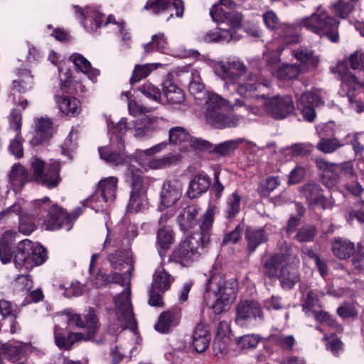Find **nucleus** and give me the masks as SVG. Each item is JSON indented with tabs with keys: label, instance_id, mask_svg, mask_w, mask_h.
<instances>
[{
	"label": "nucleus",
	"instance_id": "e2e57ef3",
	"mask_svg": "<svg viewBox=\"0 0 364 364\" xmlns=\"http://www.w3.org/2000/svg\"><path fill=\"white\" fill-rule=\"evenodd\" d=\"M139 91L146 97L155 102H161L162 96L161 90L151 82H146L140 86L139 87Z\"/></svg>",
	"mask_w": 364,
	"mask_h": 364
},
{
	"label": "nucleus",
	"instance_id": "a18cd8bd",
	"mask_svg": "<svg viewBox=\"0 0 364 364\" xmlns=\"http://www.w3.org/2000/svg\"><path fill=\"white\" fill-rule=\"evenodd\" d=\"M344 144L335 137L327 138L321 136L316 144V149L324 154H331Z\"/></svg>",
	"mask_w": 364,
	"mask_h": 364
},
{
	"label": "nucleus",
	"instance_id": "1a4fd4ad",
	"mask_svg": "<svg viewBox=\"0 0 364 364\" xmlns=\"http://www.w3.org/2000/svg\"><path fill=\"white\" fill-rule=\"evenodd\" d=\"M250 100H262V105L267 114L276 120L288 117L294 110V105L290 95H276L267 97L265 94L259 95Z\"/></svg>",
	"mask_w": 364,
	"mask_h": 364
},
{
	"label": "nucleus",
	"instance_id": "338daca9",
	"mask_svg": "<svg viewBox=\"0 0 364 364\" xmlns=\"http://www.w3.org/2000/svg\"><path fill=\"white\" fill-rule=\"evenodd\" d=\"M316 309H321L317 294L313 290H309L303 304V311L310 316V312Z\"/></svg>",
	"mask_w": 364,
	"mask_h": 364
},
{
	"label": "nucleus",
	"instance_id": "680f3d73",
	"mask_svg": "<svg viewBox=\"0 0 364 364\" xmlns=\"http://www.w3.org/2000/svg\"><path fill=\"white\" fill-rule=\"evenodd\" d=\"M36 228L34 218L29 214H23L19 217V232L27 235L33 232Z\"/></svg>",
	"mask_w": 364,
	"mask_h": 364
},
{
	"label": "nucleus",
	"instance_id": "5701e85b",
	"mask_svg": "<svg viewBox=\"0 0 364 364\" xmlns=\"http://www.w3.org/2000/svg\"><path fill=\"white\" fill-rule=\"evenodd\" d=\"M210 339L211 335L205 325L196 326L192 334V346L196 352H205L209 347Z\"/></svg>",
	"mask_w": 364,
	"mask_h": 364
},
{
	"label": "nucleus",
	"instance_id": "0eeeda50",
	"mask_svg": "<svg viewBox=\"0 0 364 364\" xmlns=\"http://www.w3.org/2000/svg\"><path fill=\"white\" fill-rule=\"evenodd\" d=\"M332 70L340 76L341 92L347 96L350 109L358 113L363 112L364 103L354 99V93L364 87V82L352 74L344 63H338Z\"/></svg>",
	"mask_w": 364,
	"mask_h": 364
},
{
	"label": "nucleus",
	"instance_id": "c85d7f7f",
	"mask_svg": "<svg viewBox=\"0 0 364 364\" xmlns=\"http://www.w3.org/2000/svg\"><path fill=\"white\" fill-rule=\"evenodd\" d=\"M55 100L61 112L68 116H75L80 112V102L75 97L55 95Z\"/></svg>",
	"mask_w": 364,
	"mask_h": 364
},
{
	"label": "nucleus",
	"instance_id": "603ef678",
	"mask_svg": "<svg viewBox=\"0 0 364 364\" xmlns=\"http://www.w3.org/2000/svg\"><path fill=\"white\" fill-rule=\"evenodd\" d=\"M178 157L174 154H168L161 158L152 159L147 164L151 169H161L176 164Z\"/></svg>",
	"mask_w": 364,
	"mask_h": 364
},
{
	"label": "nucleus",
	"instance_id": "13d9d810",
	"mask_svg": "<svg viewBox=\"0 0 364 364\" xmlns=\"http://www.w3.org/2000/svg\"><path fill=\"white\" fill-rule=\"evenodd\" d=\"M146 195L130 193L127 211L131 213L141 211L145 205Z\"/></svg>",
	"mask_w": 364,
	"mask_h": 364
},
{
	"label": "nucleus",
	"instance_id": "774afa93",
	"mask_svg": "<svg viewBox=\"0 0 364 364\" xmlns=\"http://www.w3.org/2000/svg\"><path fill=\"white\" fill-rule=\"evenodd\" d=\"M283 50L282 47H279L277 50H271L265 54V60L272 73L274 70L280 66L279 63L281 61L280 56Z\"/></svg>",
	"mask_w": 364,
	"mask_h": 364
},
{
	"label": "nucleus",
	"instance_id": "37998d69",
	"mask_svg": "<svg viewBox=\"0 0 364 364\" xmlns=\"http://www.w3.org/2000/svg\"><path fill=\"white\" fill-rule=\"evenodd\" d=\"M277 31L280 38L287 45L299 42V36L296 27L293 25L283 23Z\"/></svg>",
	"mask_w": 364,
	"mask_h": 364
},
{
	"label": "nucleus",
	"instance_id": "69168bd1",
	"mask_svg": "<svg viewBox=\"0 0 364 364\" xmlns=\"http://www.w3.org/2000/svg\"><path fill=\"white\" fill-rule=\"evenodd\" d=\"M70 59L73 62L76 68L84 74L88 75L90 79V73L91 71V64L85 58L79 53L73 54Z\"/></svg>",
	"mask_w": 364,
	"mask_h": 364
},
{
	"label": "nucleus",
	"instance_id": "aec40b11",
	"mask_svg": "<svg viewBox=\"0 0 364 364\" xmlns=\"http://www.w3.org/2000/svg\"><path fill=\"white\" fill-rule=\"evenodd\" d=\"M31 253H32V242L30 240H23L17 247L14 255V262L15 266L19 269H31Z\"/></svg>",
	"mask_w": 364,
	"mask_h": 364
},
{
	"label": "nucleus",
	"instance_id": "58836bf2",
	"mask_svg": "<svg viewBox=\"0 0 364 364\" xmlns=\"http://www.w3.org/2000/svg\"><path fill=\"white\" fill-rule=\"evenodd\" d=\"M268 341L282 351L287 352L291 351L296 343L293 335H285L279 331L270 334Z\"/></svg>",
	"mask_w": 364,
	"mask_h": 364
},
{
	"label": "nucleus",
	"instance_id": "5fc2aeb1",
	"mask_svg": "<svg viewBox=\"0 0 364 364\" xmlns=\"http://www.w3.org/2000/svg\"><path fill=\"white\" fill-rule=\"evenodd\" d=\"M242 196L237 192L232 193L228 198L226 213L228 218H232L236 216L240 210V203Z\"/></svg>",
	"mask_w": 364,
	"mask_h": 364
},
{
	"label": "nucleus",
	"instance_id": "72a5a7b5",
	"mask_svg": "<svg viewBox=\"0 0 364 364\" xmlns=\"http://www.w3.org/2000/svg\"><path fill=\"white\" fill-rule=\"evenodd\" d=\"M247 248L250 252L255 251L257 247L268 240V233L264 228H247L245 233Z\"/></svg>",
	"mask_w": 364,
	"mask_h": 364
},
{
	"label": "nucleus",
	"instance_id": "052dcab7",
	"mask_svg": "<svg viewBox=\"0 0 364 364\" xmlns=\"http://www.w3.org/2000/svg\"><path fill=\"white\" fill-rule=\"evenodd\" d=\"M261 338L257 334H247L237 338V344L241 349H250L257 347Z\"/></svg>",
	"mask_w": 364,
	"mask_h": 364
},
{
	"label": "nucleus",
	"instance_id": "e433bc0d",
	"mask_svg": "<svg viewBox=\"0 0 364 364\" xmlns=\"http://www.w3.org/2000/svg\"><path fill=\"white\" fill-rule=\"evenodd\" d=\"M228 105V101L215 93H208L205 101V117L206 120L211 115L213 117L215 114L220 112L223 107Z\"/></svg>",
	"mask_w": 364,
	"mask_h": 364
},
{
	"label": "nucleus",
	"instance_id": "ddd939ff",
	"mask_svg": "<svg viewBox=\"0 0 364 364\" xmlns=\"http://www.w3.org/2000/svg\"><path fill=\"white\" fill-rule=\"evenodd\" d=\"M287 262V256L286 254L282 252L276 253L263 262L262 272L271 281L275 282L279 277Z\"/></svg>",
	"mask_w": 364,
	"mask_h": 364
},
{
	"label": "nucleus",
	"instance_id": "09e8293b",
	"mask_svg": "<svg viewBox=\"0 0 364 364\" xmlns=\"http://www.w3.org/2000/svg\"><path fill=\"white\" fill-rule=\"evenodd\" d=\"M11 237V232H5L0 240V259L4 264L9 262L12 258Z\"/></svg>",
	"mask_w": 364,
	"mask_h": 364
},
{
	"label": "nucleus",
	"instance_id": "c756f323",
	"mask_svg": "<svg viewBox=\"0 0 364 364\" xmlns=\"http://www.w3.org/2000/svg\"><path fill=\"white\" fill-rule=\"evenodd\" d=\"M240 117L234 114H224L218 112L213 117L211 115L207 119L208 123L217 129L235 127L239 124Z\"/></svg>",
	"mask_w": 364,
	"mask_h": 364
},
{
	"label": "nucleus",
	"instance_id": "6e6552de",
	"mask_svg": "<svg viewBox=\"0 0 364 364\" xmlns=\"http://www.w3.org/2000/svg\"><path fill=\"white\" fill-rule=\"evenodd\" d=\"M315 163L318 168H324L342 173L345 179L343 186L351 194L358 196L363 191V186L358 181L353 161H348L341 164H335L318 157L316 158Z\"/></svg>",
	"mask_w": 364,
	"mask_h": 364
},
{
	"label": "nucleus",
	"instance_id": "f03ea898",
	"mask_svg": "<svg viewBox=\"0 0 364 364\" xmlns=\"http://www.w3.org/2000/svg\"><path fill=\"white\" fill-rule=\"evenodd\" d=\"M237 284L235 281L226 282L215 267L209 272V278L205 284L204 301L208 302L209 293L213 291L215 296V301L212 305L215 314H220L228 311L230 304L237 296Z\"/></svg>",
	"mask_w": 364,
	"mask_h": 364
},
{
	"label": "nucleus",
	"instance_id": "412c9836",
	"mask_svg": "<svg viewBox=\"0 0 364 364\" xmlns=\"http://www.w3.org/2000/svg\"><path fill=\"white\" fill-rule=\"evenodd\" d=\"M302 193L309 205L326 208L327 198L322 193L320 185L316 183H309L301 188Z\"/></svg>",
	"mask_w": 364,
	"mask_h": 364
},
{
	"label": "nucleus",
	"instance_id": "39448f33",
	"mask_svg": "<svg viewBox=\"0 0 364 364\" xmlns=\"http://www.w3.org/2000/svg\"><path fill=\"white\" fill-rule=\"evenodd\" d=\"M199 235L193 234L187 236L174 249L170 261L178 262L183 266H188L198 260L207 252L209 244H205Z\"/></svg>",
	"mask_w": 364,
	"mask_h": 364
},
{
	"label": "nucleus",
	"instance_id": "20e7f679",
	"mask_svg": "<svg viewBox=\"0 0 364 364\" xmlns=\"http://www.w3.org/2000/svg\"><path fill=\"white\" fill-rule=\"evenodd\" d=\"M299 25L306 30L332 42L338 40V22L324 11L318 9L310 16L299 20Z\"/></svg>",
	"mask_w": 364,
	"mask_h": 364
},
{
	"label": "nucleus",
	"instance_id": "473e14b6",
	"mask_svg": "<svg viewBox=\"0 0 364 364\" xmlns=\"http://www.w3.org/2000/svg\"><path fill=\"white\" fill-rule=\"evenodd\" d=\"M298 267L287 262L277 279L284 289H290L299 281Z\"/></svg>",
	"mask_w": 364,
	"mask_h": 364
},
{
	"label": "nucleus",
	"instance_id": "7ed1b4c3",
	"mask_svg": "<svg viewBox=\"0 0 364 364\" xmlns=\"http://www.w3.org/2000/svg\"><path fill=\"white\" fill-rule=\"evenodd\" d=\"M108 277L110 279V283L119 284L122 286L127 280L125 289L114 299V311L121 330L129 328L134 331L136 328V323L130 300L131 273L127 271L123 274L112 272L108 274Z\"/></svg>",
	"mask_w": 364,
	"mask_h": 364
},
{
	"label": "nucleus",
	"instance_id": "423d86ee",
	"mask_svg": "<svg viewBox=\"0 0 364 364\" xmlns=\"http://www.w3.org/2000/svg\"><path fill=\"white\" fill-rule=\"evenodd\" d=\"M31 169L34 181L48 188L58 187L62 181L60 176L61 165L59 161H51L46 165L44 161L33 156L31 159Z\"/></svg>",
	"mask_w": 364,
	"mask_h": 364
},
{
	"label": "nucleus",
	"instance_id": "4d7b16f0",
	"mask_svg": "<svg viewBox=\"0 0 364 364\" xmlns=\"http://www.w3.org/2000/svg\"><path fill=\"white\" fill-rule=\"evenodd\" d=\"M316 232L315 226L306 225L299 229L294 237L299 242H309L313 241Z\"/></svg>",
	"mask_w": 364,
	"mask_h": 364
},
{
	"label": "nucleus",
	"instance_id": "2f4dec72",
	"mask_svg": "<svg viewBox=\"0 0 364 364\" xmlns=\"http://www.w3.org/2000/svg\"><path fill=\"white\" fill-rule=\"evenodd\" d=\"M333 254L341 259L349 258L355 251V245L348 240L336 237L331 245Z\"/></svg>",
	"mask_w": 364,
	"mask_h": 364
},
{
	"label": "nucleus",
	"instance_id": "f8f14e48",
	"mask_svg": "<svg viewBox=\"0 0 364 364\" xmlns=\"http://www.w3.org/2000/svg\"><path fill=\"white\" fill-rule=\"evenodd\" d=\"M243 16L237 11H230L226 18V23L229 24L232 29L219 28L208 33L204 39L207 42H230L231 41H237L241 36L235 32V30L242 27Z\"/></svg>",
	"mask_w": 364,
	"mask_h": 364
},
{
	"label": "nucleus",
	"instance_id": "de8ad7c7",
	"mask_svg": "<svg viewBox=\"0 0 364 364\" xmlns=\"http://www.w3.org/2000/svg\"><path fill=\"white\" fill-rule=\"evenodd\" d=\"M164 95L170 104H181L184 100L182 90L173 84H169L164 88Z\"/></svg>",
	"mask_w": 364,
	"mask_h": 364
},
{
	"label": "nucleus",
	"instance_id": "a19ab883",
	"mask_svg": "<svg viewBox=\"0 0 364 364\" xmlns=\"http://www.w3.org/2000/svg\"><path fill=\"white\" fill-rule=\"evenodd\" d=\"M145 53H151L154 50L162 53H168L169 51L167 39L163 33H159L153 35L151 41L144 46Z\"/></svg>",
	"mask_w": 364,
	"mask_h": 364
},
{
	"label": "nucleus",
	"instance_id": "b1692460",
	"mask_svg": "<svg viewBox=\"0 0 364 364\" xmlns=\"http://www.w3.org/2000/svg\"><path fill=\"white\" fill-rule=\"evenodd\" d=\"M58 326L55 327L54 339L55 345L60 350H70L73 344L87 339V336L82 333L70 332L65 336Z\"/></svg>",
	"mask_w": 364,
	"mask_h": 364
},
{
	"label": "nucleus",
	"instance_id": "cd10ccee",
	"mask_svg": "<svg viewBox=\"0 0 364 364\" xmlns=\"http://www.w3.org/2000/svg\"><path fill=\"white\" fill-rule=\"evenodd\" d=\"M175 241L174 233L171 227L160 228L156 234V247L161 257H164L166 251L170 249Z\"/></svg>",
	"mask_w": 364,
	"mask_h": 364
},
{
	"label": "nucleus",
	"instance_id": "c03bdc74",
	"mask_svg": "<svg viewBox=\"0 0 364 364\" xmlns=\"http://www.w3.org/2000/svg\"><path fill=\"white\" fill-rule=\"evenodd\" d=\"M13 85L19 92H26L33 87V76L29 70H24L21 72L20 79L14 80Z\"/></svg>",
	"mask_w": 364,
	"mask_h": 364
},
{
	"label": "nucleus",
	"instance_id": "79ce46f5",
	"mask_svg": "<svg viewBox=\"0 0 364 364\" xmlns=\"http://www.w3.org/2000/svg\"><path fill=\"white\" fill-rule=\"evenodd\" d=\"M243 139L239 138L233 140H228L216 145L213 144L210 149L212 154H215L221 156H227L232 154L243 142Z\"/></svg>",
	"mask_w": 364,
	"mask_h": 364
},
{
	"label": "nucleus",
	"instance_id": "6e6d98bb",
	"mask_svg": "<svg viewBox=\"0 0 364 364\" xmlns=\"http://www.w3.org/2000/svg\"><path fill=\"white\" fill-rule=\"evenodd\" d=\"M46 250L41 245H35L32 242V253H31V269L34 267L43 264L47 259Z\"/></svg>",
	"mask_w": 364,
	"mask_h": 364
},
{
	"label": "nucleus",
	"instance_id": "8fccbe9b",
	"mask_svg": "<svg viewBox=\"0 0 364 364\" xmlns=\"http://www.w3.org/2000/svg\"><path fill=\"white\" fill-rule=\"evenodd\" d=\"M323 172L321 182L328 188H333L338 186L342 181V176L338 171H331L324 168H318Z\"/></svg>",
	"mask_w": 364,
	"mask_h": 364
},
{
	"label": "nucleus",
	"instance_id": "bf43d9fd",
	"mask_svg": "<svg viewBox=\"0 0 364 364\" xmlns=\"http://www.w3.org/2000/svg\"><path fill=\"white\" fill-rule=\"evenodd\" d=\"M198 213V209L196 205L187 206L179 215L181 224L185 227L191 228Z\"/></svg>",
	"mask_w": 364,
	"mask_h": 364
},
{
	"label": "nucleus",
	"instance_id": "4be33fe9",
	"mask_svg": "<svg viewBox=\"0 0 364 364\" xmlns=\"http://www.w3.org/2000/svg\"><path fill=\"white\" fill-rule=\"evenodd\" d=\"M291 55L299 61V65L304 68V72L315 70L318 65V58L314 51L306 48L293 50Z\"/></svg>",
	"mask_w": 364,
	"mask_h": 364
},
{
	"label": "nucleus",
	"instance_id": "393cba45",
	"mask_svg": "<svg viewBox=\"0 0 364 364\" xmlns=\"http://www.w3.org/2000/svg\"><path fill=\"white\" fill-rule=\"evenodd\" d=\"M8 176L9 182L14 191H20L28 181V170L20 163L12 166Z\"/></svg>",
	"mask_w": 364,
	"mask_h": 364
},
{
	"label": "nucleus",
	"instance_id": "9b49d317",
	"mask_svg": "<svg viewBox=\"0 0 364 364\" xmlns=\"http://www.w3.org/2000/svg\"><path fill=\"white\" fill-rule=\"evenodd\" d=\"M264 315L261 306L253 300L240 301L236 306L235 323L241 327L256 326L263 322Z\"/></svg>",
	"mask_w": 364,
	"mask_h": 364
},
{
	"label": "nucleus",
	"instance_id": "c9c22d12",
	"mask_svg": "<svg viewBox=\"0 0 364 364\" xmlns=\"http://www.w3.org/2000/svg\"><path fill=\"white\" fill-rule=\"evenodd\" d=\"M210 184V180L207 175H196L189 184V189L187 193L188 196L190 198H197L209 188Z\"/></svg>",
	"mask_w": 364,
	"mask_h": 364
},
{
	"label": "nucleus",
	"instance_id": "864d4df0",
	"mask_svg": "<svg viewBox=\"0 0 364 364\" xmlns=\"http://www.w3.org/2000/svg\"><path fill=\"white\" fill-rule=\"evenodd\" d=\"M1 352L4 358L15 363L21 358L23 350L20 346L4 343L1 347Z\"/></svg>",
	"mask_w": 364,
	"mask_h": 364
},
{
	"label": "nucleus",
	"instance_id": "bb28decb",
	"mask_svg": "<svg viewBox=\"0 0 364 364\" xmlns=\"http://www.w3.org/2000/svg\"><path fill=\"white\" fill-rule=\"evenodd\" d=\"M111 266L114 269L122 270L127 267V272L132 273L134 269V259L129 251L119 250L109 256Z\"/></svg>",
	"mask_w": 364,
	"mask_h": 364
},
{
	"label": "nucleus",
	"instance_id": "9d476101",
	"mask_svg": "<svg viewBox=\"0 0 364 364\" xmlns=\"http://www.w3.org/2000/svg\"><path fill=\"white\" fill-rule=\"evenodd\" d=\"M90 199V196H88L82 201V206L77 207L70 213L57 204L51 205L44 220L46 229L54 230L63 228L64 225H69L82 214L84 208L89 206Z\"/></svg>",
	"mask_w": 364,
	"mask_h": 364
},
{
	"label": "nucleus",
	"instance_id": "0e129e2a",
	"mask_svg": "<svg viewBox=\"0 0 364 364\" xmlns=\"http://www.w3.org/2000/svg\"><path fill=\"white\" fill-rule=\"evenodd\" d=\"M262 19L265 26L269 31H277L283 24L272 10L264 12L262 14Z\"/></svg>",
	"mask_w": 364,
	"mask_h": 364
},
{
	"label": "nucleus",
	"instance_id": "4468645a",
	"mask_svg": "<svg viewBox=\"0 0 364 364\" xmlns=\"http://www.w3.org/2000/svg\"><path fill=\"white\" fill-rule=\"evenodd\" d=\"M181 318V309L174 306L167 311H163L154 326L156 331L161 333H168L178 325Z\"/></svg>",
	"mask_w": 364,
	"mask_h": 364
},
{
	"label": "nucleus",
	"instance_id": "4c0bfd02",
	"mask_svg": "<svg viewBox=\"0 0 364 364\" xmlns=\"http://www.w3.org/2000/svg\"><path fill=\"white\" fill-rule=\"evenodd\" d=\"M131 176V188L130 193L146 195V191L149 186L150 179L148 177L141 176L139 170L129 168Z\"/></svg>",
	"mask_w": 364,
	"mask_h": 364
},
{
	"label": "nucleus",
	"instance_id": "2eb2a0df",
	"mask_svg": "<svg viewBox=\"0 0 364 364\" xmlns=\"http://www.w3.org/2000/svg\"><path fill=\"white\" fill-rule=\"evenodd\" d=\"M117 183L118 179L114 176L100 180L97 183L95 194L92 195V200L95 199L104 203L113 200L116 197Z\"/></svg>",
	"mask_w": 364,
	"mask_h": 364
},
{
	"label": "nucleus",
	"instance_id": "49530a36",
	"mask_svg": "<svg viewBox=\"0 0 364 364\" xmlns=\"http://www.w3.org/2000/svg\"><path fill=\"white\" fill-rule=\"evenodd\" d=\"M160 65L159 63H154L135 65L130 78L131 84L136 83L143 78L146 77L154 69H156Z\"/></svg>",
	"mask_w": 364,
	"mask_h": 364
},
{
	"label": "nucleus",
	"instance_id": "ea45409f",
	"mask_svg": "<svg viewBox=\"0 0 364 364\" xmlns=\"http://www.w3.org/2000/svg\"><path fill=\"white\" fill-rule=\"evenodd\" d=\"M173 281L174 277L164 267H159L153 275L151 286L161 291H165L170 289Z\"/></svg>",
	"mask_w": 364,
	"mask_h": 364
},
{
	"label": "nucleus",
	"instance_id": "f704fd0d",
	"mask_svg": "<svg viewBox=\"0 0 364 364\" xmlns=\"http://www.w3.org/2000/svg\"><path fill=\"white\" fill-rule=\"evenodd\" d=\"M98 152L100 159L111 165H122L127 160V156L124 151L121 150L116 151L111 149L109 146L99 147Z\"/></svg>",
	"mask_w": 364,
	"mask_h": 364
},
{
	"label": "nucleus",
	"instance_id": "f257e3e1",
	"mask_svg": "<svg viewBox=\"0 0 364 364\" xmlns=\"http://www.w3.org/2000/svg\"><path fill=\"white\" fill-rule=\"evenodd\" d=\"M215 72L225 85H235V92L247 100L256 97V92H262L270 86L268 80L249 73L247 66L240 60L220 62L216 64Z\"/></svg>",
	"mask_w": 364,
	"mask_h": 364
},
{
	"label": "nucleus",
	"instance_id": "a211bd4d",
	"mask_svg": "<svg viewBox=\"0 0 364 364\" xmlns=\"http://www.w3.org/2000/svg\"><path fill=\"white\" fill-rule=\"evenodd\" d=\"M92 21L95 22L97 28L107 27L109 25L116 26V29L122 35V40L124 41H129L131 38L129 34L124 29V20L121 18L117 20L116 17L112 14L106 16L104 14L97 10H92Z\"/></svg>",
	"mask_w": 364,
	"mask_h": 364
},
{
	"label": "nucleus",
	"instance_id": "dca6fc26",
	"mask_svg": "<svg viewBox=\"0 0 364 364\" xmlns=\"http://www.w3.org/2000/svg\"><path fill=\"white\" fill-rule=\"evenodd\" d=\"M182 190V184L179 181H165L160 193L161 204L166 207L174 205L181 198Z\"/></svg>",
	"mask_w": 364,
	"mask_h": 364
},
{
	"label": "nucleus",
	"instance_id": "7c9ffc66",
	"mask_svg": "<svg viewBox=\"0 0 364 364\" xmlns=\"http://www.w3.org/2000/svg\"><path fill=\"white\" fill-rule=\"evenodd\" d=\"M304 73V68L299 63H284L273 71V75L282 80H291L297 79Z\"/></svg>",
	"mask_w": 364,
	"mask_h": 364
},
{
	"label": "nucleus",
	"instance_id": "6ab92c4d",
	"mask_svg": "<svg viewBox=\"0 0 364 364\" xmlns=\"http://www.w3.org/2000/svg\"><path fill=\"white\" fill-rule=\"evenodd\" d=\"M217 208L214 205L209 206L204 214L200 217L198 221L200 232L193 233L194 235H199L205 244L210 243V235L213 224L214 222V216Z\"/></svg>",
	"mask_w": 364,
	"mask_h": 364
},
{
	"label": "nucleus",
	"instance_id": "a878e982",
	"mask_svg": "<svg viewBox=\"0 0 364 364\" xmlns=\"http://www.w3.org/2000/svg\"><path fill=\"white\" fill-rule=\"evenodd\" d=\"M134 133V135L137 138H144L151 136V134L157 129L156 119L144 117L133 122L132 127Z\"/></svg>",
	"mask_w": 364,
	"mask_h": 364
},
{
	"label": "nucleus",
	"instance_id": "f3484780",
	"mask_svg": "<svg viewBox=\"0 0 364 364\" xmlns=\"http://www.w3.org/2000/svg\"><path fill=\"white\" fill-rule=\"evenodd\" d=\"M54 132L52 120L48 117L40 118L36 122L35 134L30 140V144L36 146L46 142L53 136Z\"/></svg>",
	"mask_w": 364,
	"mask_h": 364
},
{
	"label": "nucleus",
	"instance_id": "3c124183",
	"mask_svg": "<svg viewBox=\"0 0 364 364\" xmlns=\"http://www.w3.org/2000/svg\"><path fill=\"white\" fill-rule=\"evenodd\" d=\"M190 133L183 127H174L169 129L168 139L170 144H181L183 142L188 141L190 138Z\"/></svg>",
	"mask_w": 364,
	"mask_h": 364
}]
</instances>
